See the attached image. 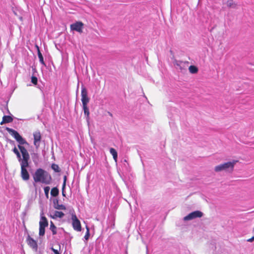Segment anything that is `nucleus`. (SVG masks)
I'll use <instances>...</instances> for the list:
<instances>
[{
    "instance_id": "nucleus-33",
    "label": "nucleus",
    "mask_w": 254,
    "mask_h": 254,
    "mask_svg": "<svg viewBox=\"0 0 254 254\" xmlns=\"http://www.w3.org/2000/svg\"><path fill=\"white\" fill-rule=\"evenodd\" d=\"M54 252H55V254H59L57 250H55L53 249Z\"/></svg>"
},
{
    "instance_id": "nucleus-5",
    "label": "nucleus",
    "mask_w": 254,
    "mask_h": 254,
    "mask_svg": "<svg viewBox=\"0 0 254 254\" xmlns=\"http://www.w3.org/2000/svg\"><path fill=\"white\" fill-rule=\"evenodd\" d=\"M174 65L177 70L181 72L186 70L187 63L182 61L175 60L174 63Z\"/></svg>"
},
{
    "instance_id": "nucleus-29",
    "label": "nucleus",
    "mask_w": 254,
    "mask_h": 254,
    "mask_svg": "<svg viewBox=\"0 0 254 254\" xmlns=\"http://www.w3.org/2000/svg\"><path fill=\"white\" fill-rule=\"evenodd\" d=\"M16 156H17V158L18 159V161H21V160L22 159V158H21V155L20 154L19 152H18L17 154H16Z\"/></svg>"
},
{
    "instance_id": "nucleus-16",
    "label": "nucleus",
    "mask_w": 254,
    "mask_h": 254,
    "mask_svg": "<svg viewBox=\"0 0 254 254\" xmlns=\"http://www.w3.org/2000/svg\"><path fill=\"white\" fill-rule=\"evenodd\" d=\"M12 118L9 116H4L2 118V122L1 123V125L2 124V123H10L12 121Z\"/></svg>"
},
{
    "instance_id": "nucleus-27",
    "label": "nucleus",
    "mask_w": 254,
    "mask_h": 254,
    "mask_svg": "<svg viewBox=\"0 0 254 254\" xmlns=\"http://www.w3.org/2000/svg\"><path fill=\"white\" fill-rule=\"evenodd\" d=\"M89 236V229L87 227L86 234L84 237L86 240H87L88 239Z\"/></svg>"
},
{
    "instance_id": "nucleus-3",
    "label": "nucleus",
    "mask_w": 254,
    "mask_h": 254,
    "mask_svg": "<svg viewBox=\"0 0 254 254\" xmlns=\"http://www.w3.org/2000/svg\"><path fill=\"white\" fill-rule=\"evenodd\" d=\"M238 162L237 160L225 162L216 166L214 168L215 172L219 173L224 171L227 173H232L234 170V166Z\"/></svg>"
},
{
    "instance_id": "nucleus-10",
    "label": "nucleus",
    "mask_w": 254,
    "mask_h": 254,
    "mask_svg": "<svg viewBox=\"0 0 254 254\" xmlns=\"http://www.w3.org/2000/svg\"><path fill=\"white\" fill-rule=\"evenodd\" d=\"M27 242L28 245L34 251H36L37 249V244L36 241L32 239L30 236H28L27 238Z\"/></svg>"
},
{
    "instance_id": "nucleus-11",
    "label": "nucleus",
    "mask_w": 254,
    "mask_h": 254,
    "mask_svg": "<svg viewBox=\"0 0 254 254\" xmlns=\"http://www.w3.org/2000/svg\"><path fill=\"white\" fill-rule=\"evenodd\" d=\"M21 177L23 180L26 181L29 179L30 175L27 169H21Z\"/></svg>"
},
{
    "instance_id": "nucleus-25",
    "label": "nucleus",
    "mask_w": 254,
    "mask_h": 254,
    "mask_svg": "<svg viewBox=\"0 0 254 254\" xmlns=\"http://www.w3.org/2000/svg\"><path fill=\"white\" fill-rule=\"evenodd\" d=\"M50 189V188L49 187H46L44 188V192L46 196L48 195Z\"/></svg>"
},
{
    "instance_id": "nucleus-19",
    "label": "nucleus",
    "mask_w": 254,
    "mask_h": 254,
    "mask_svg": "<svg viewBox=\"0 0 254 254\" xmlns=\"http://www.w3.org/2000/svg\"><path fill=\"white\" fill-rule=\"evenodd\" d=\"M51 194L53 196H56L59 194V190L56 188H54L52 189Z\"/></svg>"
},
{
    "instance_id": "nucleus-14",
    "label": "nucleus",
    "mask_w": 254,
    "mask_h": 254,
    "mask_svg": "<svg viewBox=\"0 0 254 254\" xmlns=\"http://www.w3.org/2000/svg\"><path fill=\"white\" fill-rule=\"evenodd\" d=\"M36 47L37 49V51H38V58L39 59V61H40V62L44 65H45V62L44 61V59H43V57L40 51V49H39V47L36 45Z\"/></svg>"
},
{
    "instance_id": "nucleus-30",
    "label": "nucleus",
    "mask_w": 254,
    "mask_h": 254,
    "mask_svg": "<svg viewBox=\"0 0 254 254\" xmlns=\"http://www.w3.org/2000/svg\"><path fill=\"white\" fill-rule=\"evenodd\" d=\"M13 152L16 155L19 152V151L18 150V149L16 148V147H14L13 149Z\"/></svg>"
},
{
    "instance_id": "nucleus-26",
    "label": "nucleus",
    "mask_w": 254,
    "mask_h": 254,
    "mask_svg": "<svg viewBox=\"0 0 254 254\" xmlns=\"http://www.w3.org/2000/svg\"><path fill=\"white\" fill-rule=\"evenodd\" d=\"M31 82L33 84H36L37 83V77H36L35 76H32V78H31Z\"/></svg>"
},
{
    "instance_id": "nucleus-2",
    "label": "nucleus",
    "mask_w": 254,
    "mask_h": 254,
    "mask_svg": "<svg viewBox=\"0 0 254 254\" xmlns=\"http://www.w3.org/2000/svg\"><path fill=\"white\" fill-rule=\"evenodd\" d=\"M33 179L35 182H40L45 184H49L51 180V176L42 169H38L33 175Z\"/></svg>"
},
{
    "instance_id": "nucleus-8",
    "label": "nucleus",
    "mask_w": 254,
    "mask_h": 254,
    "mask_svg": "<svg viewBox=\"0 0 254 254\" xmlns=\"http://www.w3.org/2000/svg\"><path fill=\"white\" fill-rule=\"evenodd\" d=\"M72 226L74 230L77 231H81V225L79 220L75 215L72 216Z\"/></svg>"
},
{
    "instance_id": "nucleus-20",
    "label": "nucleus",
    "mask_w": 254,
    "mask_h": 254,
    "mask_svg": "<svg viewBox=\"0 0 254 254\" xmlns=\"http://www.w3.org/2000/svg\"><path fill=\"white\" fill-rule=\"evenodd\" d=\"M54 207L56 209L59 210H65L66 209L64 205L63 204H59L58 203L56 204L55 203Z\"/></svg>"
},
{
    "instance_id": "nucleus-9",
    "label": "nucleus",
    "mask_w": 254,
    "mask_h": 254,
    "mask_svg": "<svg viewBox=\"0 0 254 254\" xmlns=\"http://www.w3.org/2000/svg\"><path fill=\"white\" fill-rule=\"evenodd\" d=\"M34 136V144L36 148H38L40 144L41 139V133L39 131H36L33 133Z\"/></svg>"
},
{
    "instance_id": "nucleus-13",
    "label": "nucleus",
    "mask_w": 254,
    "mask_h": 254,
    "mask_svg": "<svg viewBox=\"0 0 254 254\" xmlns=\"http://www.w3.org/2000/svg\"><path fill=\"white\" fill-rule=\"evenodd\" d=\"M39 225L47 227L48 225V222L47 218L43 216V213L41 214V218L39 222Z\"/></svg>"
},
{
    "instance_id": "nucleus-24",
    "label": "nucleus",
    "mask_w": 254,
    "mask_h": 254,
    "mask_svg": "<svg viewBox=\"0 0 254 254\" xmlns=\"http://www.w3.org/2000/svg\"><path fill=\"white\" fill-rule=\"evenodd\" d=\"M83 108L84 110V112L85 115H86L87 116V117H88V116L89 115V109H88L87 106H83Z\"/></svg>"
},
{
    "instance_id": "nucleus-23",
    "label": "nucleus",
    "mask_w": 254,
    "mask_h": 254,
    "mask_svg": "<svg viewBox=\"0 0 254 254\" xmlns=\"http://www.w3.org/2000/svg\"><path fill=\"white\" fill-rule=\"evenodd\" d=\"M52 168L56 172H59L60 171V168L59 166L57 164H53L52 165Z\"/></svg>"
},
{
    "instance_id": "nucleus-31",
    "label": "nucleus",
    "mask_w": 254,
    "mask_h": 254,
    "mask_svg": "<svg viewBox=\"0 0 254 254\" xmlns=\"http://www.w3.org/2000/svg\"><path fill=\"white\" fill-rule=\"evenodd\" d=\"M66 180V176H64V183H63V189H64V187L65 186Z\"/></svg>"
},
{
    "instance_id": "nucleus-18",
    "label": "nucleus",
    "mask_w": 254,
    "mask_h": 254,
    "mask_svg": "<svg viewBox=\"0 0 254 254\" xmlns=\"http://www.w3.org/2000/svg\"><path fill=\"white\" fill-rule=\"evenodd\" d=\"M189 69L191 73H195L198 71L197 68L194 65L190 66Z\"/></svg>"
},
{
    "instance_id": "nucleus-1",
    "label": "nucleus",
    "mask_w": 254,
    "mask_h": 254,
    "mask_svg": "<svg viewBox=\"0 0 254 254\" xmlns=\"http://www.w3.org/2000/svg\"><path fill=\"white\" fill-rule=\"evenodd\" d=\"M6 130L19 143L18 148L20 150L22 156V159L19 161L20 163L21 169H27L29 166L28 161L30 159V156L27 149L22 145H28V143L17 131L8 127L6 128Z\"/></svg>"
},
{
    "instance_id": "nucleus-6",
    "label": "nucleus",
    "mask_w": 254,
    "mask_h": 254,
    "mask_svg": "<svg viewBox=\"0 0 254 254\" xmlns=\"http://www.w3.org/2000/svg\"><path fill=\"white\" fill-rule=\"evenodd\" d=\"M81 101L83 106H87L89 101V99L87 96V91L86 88L82 86L81 89Z\"/></svg>"
},
{
    "instance_id": "nucleus-34",
    "label": "nucleus",
    "mask_w": 254,
    "mask_h": 254,
    "mask_svg": "<svg viewBox=\"0 0 254 254\" xmlns=\"http://www.w3.org/2000/svg\"><path fill=\"white\" fill-rule=\"evenodd\" d=\"M63 195H64V192H63Z\"/></svg>"
},
{
    "instance_id": "nucleus-4",
    "label": "nucleus",
    "mask_w": 254,
    "mask_h": 254,
    "mask_svg": "<svg viewBox=\"0 0 254 254\" xmlns=\"http://www.w3.org/2000/svg\"><path fill=\"white\" fill-rule=\"evenodd\" d=\"M203 216V213L200 211L196 210L190 213L184 217L183 220L185 221L191 220L196 218H200Z\"/></svg>"
},
{
    "instance_id": "nucleus-21",
    "label": "nucleus",
    "mask_w": 254,
    "mask_h": 254,
    "mask_svg": "<svg viewBox=\"0 0 254 254\" xmlns=\"http://www.w3.org/2000/svg\"><path fill=\"white\" fill-rule=\"evenodd\" d=\"M56 229V227L54 225L53 222L51 221L50 224V230L52 231L53 235H55L57 233Z\"/></svg>"
},
{
    "instance_id": "nucleus-22",
    "label": "nucleus",
    "mask_w": 254,
    "mask_h": 254,
    "mask_svg": "<svg viewBox=\"0 0 254 254\" xmlns=\"http://www.w3.org/2000/svg\"><path fill=\"white\" fill-rule=\"evenodd\" d=\"M46 227L39 225V235L43 236L45 234V229Z\"/></svg>"
},
{
    "instance_id": "nucleus-15",
    "label": "nucleus",
    "mask_w": 254,
    "mask_h": 254,
    "mask_svg": "<svg viewBox=\"0 0 254 254\" xmlns=\"http://www.w3.org/2000/svg\"><path fill=\"white\" fill-rule=\"evenodd\" d=\"M110 152L112 155L114 160L116 162H117V158H118V153H117V152L116 151V150L113 148H111L110 149Z\"/></svg>"
},
{
    "instance_id": "nucleus-7",
    "label": "nucleus",
    "mask_w": 254,
    "mask_h": 254,
    "mask_svg": "<svg viewBox=\"0 0 254 254\" xmlns=\"http://www.w3.org/2000/svg\"><path fill=\"white\" fill-rule=\"evenodd\" d=\"M83 24L81 22H76L70 25L71 30H74L79 33L82 32Z\"/></svg>"
},
{
    "instance_id": "nucleus-12",
    "label": "nucleus",
    "mask_w": 254,
    "mask_h": 254,
    "mask_svg": "<svg viewBox=\"0 0 254 254\" xmlns=\"http://www.w3.org/2000/svg\"><path fill=\"white\" fill-rule=\"evenodd\" d=\"M64 215V213L62 212L55 211L53 213H51L50 216L53 219H56L57 218H63Z\"/></svg>"
},
{
    "instance_id": "nucleus-28",
    "label": "nucleus",
    "mask_w": 254,
    "mask_h": 254,
    "mask_svg": "<svg viewBox=\"0 0 254 254\" xmlns=\"http://www.w3.org/2000/svg\"><path fill=\"white\" fill-rule=\"evenodd\" d=\"M38 158V156L37 155V154H36V153H34L33 154V161L35 162V159H37Z\"/></svg>"
},
{
    "instance_id": "nucleus-17",
    "label": "nucleus",
    "mask_w": 254,
    "mask_h": 254,
    "mask_svg": "<svg viewBox=\"0 0 254 254\" xmlns=\"http://www.w3.org/2000/svg\"><path fill=\"white\" fill-rule=\"evenodd\" d=\"M226 5L230 8H235L236 4L233 0H228L226 3Z\"/></svg>"
},
{
    "instance_id": "nucleus-32",
    "label": "nucleus",
    "mask_w": 254,
    "mask_h": 254,
    "mask_svg": "<svg viewBox=\"0 0 254 254\" xmlns=\"http://www.w3.org/2000/svg\"><path fill=\"white\" fill-rule=\"evenodd\" d=\"M248 242H254V237H253L252 238L248 239L247 240Z\"/></svg>"
}]
</instances>
